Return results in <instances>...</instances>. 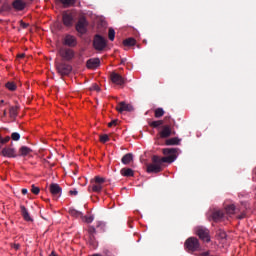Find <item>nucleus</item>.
I'll list each match as a JSON object with an SVG mask.
<instances>
[{"mask_svg":"<svg viewBox=\"0 0 256 256\" xmlns=\"http://www.w3.org/2000/svg\"><path fill=\"white\" fill-rule=\"evenodd\" d=\"M120 173L123 177H133L135 175V172L131 168H122Z\"/></svg>","mask_w":256,"mask_h":256,"instance_id":"nucleus-21","label":"nucleus"},{"mask_svg":"<svg viewBox=\"0 0 256 256\" xmlns=\"http://www.w3.org/2000/svg\"><path fill=\"white\" fill-rule=\"evenodd\" d=\"M116 111L118 113H123V111H127V112L131 113V111H133V106L131 104H127L125 102H120L116 106Z\"/></svg>","mask_w":256,"mask_h":256,"instance_id":"nucleus-15","label":"nucleus"},{"mask_svg":"<svg viewBox=\"0 0 256 256\" xmlns=\"http://www.w3.org/2000/svg\"><path fill=\"white\" fill-rule=\"evenodd\" d=\"M163 115H165V110H163V108H157L154 111V117H156V119H161V117H163Z\"/></svg>","mask_w":256,"mask_h":256,"instance_id":"nucleus-31","label":"nucleus"},{"mask_svg":"<svg viewBox=\"0 0 256 256\" xmlns=\"http://www.w3.org/2000/svg\"><path fill=\"white\" fill-rule=\"evenodd\" d=\"M49 189H50L51 195L54 196L56 199H59V197H61V193L63 189L61 188V186H59V184L52 183Z\"/></svg>","mask_w":256,"mask_h":256,"instance_id":"nucleus-13","label":"nucleus"},{"mask_svg":"<svg viewBox=\"0 0 256 256\" xmlns=\"http://www.w3.org/2000/svg\"><path fill=\"white\" fill-rule=\"evenodd\" d=\"M109 141V135H100V143H107Z\"/></svg>","mask_w":256,"mask_h":256,"instance_id":"nucleus-38","label":"nucleus"},{"mask_svg":"<svg viewBox=\"0 0 256 256\" xmlns=\"http://www.w3.org/2000/svg\"><path fill=\"white\" fill-rule=\"evenodd\" d=\"M21 215L24 219V221L32 222L33 218L31 217V214H29V210L24 205L20 206Z\"/></svg>","mask_w":256,"mask_h":256,"instance_id":"nucleus-18","label":"nucleus"},{"mask_svg":"<svg viewBox=\"0 0 256 256\" xmlns=\"http://www.w3.org/2000/svg\"><path fill=\"white\" fill-rule=\"evenodd\" d=\"M9 141H11V137H9V136H6L5 138L0 137L1 147H3V145H5V143H9Z\"/></svg>","mask_w":256,"mask_h":256,"instance_id":"nucleus-35","label":"nucleus"},{"mask_svg":"<svg viewBox=\"0 0 256 256\" xmlns=\"http://www.w3.org/2000/svg\"><path fill=\"white\" fill-rule=\"evenodd\" d=\"M59 55L64 61H72L75 58V51L71 48L61 47L59 48Z\"/></svg>","mask_w":256,"mask_h":256,"instance_id":"nucleus-8","label":"nucleus"},{"mask_svg":"<svg viewBox=\"0 0 256 256\" xmlns=\"http://www.w3.org/2000/svg\"><path fill=\"white\" fill-rule=\"evenodd\" d=\"M220 237L222 239H225L227 237V234L225 232L220 233Z\"/></svg>","mask_w":256,"mask_h":256,"instance_id":"nucleus-48","label":"nucleus"},{"mask_svg":"<svg viewBox=\"0 0 256 256\" xmlns=\"http://www.w3.org/2000/svg\"><path fill=\"white\" fill-rule=\"evenodd\" d=\"M97 235V229L94 228V226L88 227V245L92 249H97L99 242H97V238L95 237Z\"/></svg>","mask_w":256,"mask_h":256,"instance_id":"nucleus-4","label":"nucleus"},{"mask_svg":"<svg viewBox=\"0 0 256 256\" xmlns=\"http://www.w3.org/2000/svg\"><path fill=\"white\" fill-rule=\"evenodd\" d=\"M94 219H95V218H94L93 216H86V217H85L86 223H93Z\"/></svg>","mask_w":256,"mask_h":256,"instance_id":"nucleus-41","label":"nucleus"},{"mask_svg":"<svg viewBox=\"0 0 256 256\" xmlns=\"http://www.w3.org/2000/svg\"><path fill=\"white\" fill-rule=\"evenodd\" d=\"M25 53H21L17 55V59H24Z\"/></svg>","mask_w":256,"mask_h":256,"instance_id":"nucleus-47","label":"nucleus"},{"mask_svg":"<svg viewBox=\"0 0 256 256\" xmlns=\"http://www.w3.org/2000/svg\"><path fill=\"white\" fill-rule=\"evenodd\" d=\"M195 233L202 241H205L206 243H209V241H211V237L209 236V229H207L206 227L197 226L195 228Z\"/></svg>","mask_w":256,"mask_h":256,"instance_id":"nucleus-6","label":"nucleus"},{"mask_svg":"<svg viewBox=\"0 0 256 256\" xmlns=\"http://www.w3.org/2000/svg\"><path fill=\"white\" fill-rule=\"evenodd\" d=\"M225 217V214L223 213L222 210H214L212 212V219L217 223L218 221H221V219Z\"/></svg>","mask_w":256,"mask_h":256,"instance_id":"nucleus-20","label":"nucleus"},{"mask_svg":"<svg viewBox=\"0 0 256 256\" xmlns=\"http://www.w3.org/2000/svg\"><path fill=\"white\" fill-rule=\"evenodd\" d=\"M3 157L15 158L17 157V153L15 152V148L6 147L2 149Z\"/></svg>","mask_w":256,"mask_h":256,"instance_id":"nucleus-17","label":"nucleus"},{"mask_svg":"<svg viewBox=\"0 0 256 256\" xmlns=\"http://www.w3.org/2000/svg\"><path fill=\"white\" fill-rule=\"evenodd\" d=\"M162 130L159 132V137L161 139H169L171 135H176L175 130H173V126L171 125H162Z\"/></svg>","mask_w":256,"mask_h":256,"instance_id":"nucleus-9","label":"nucleus"},{"mask_svg":"<svg viewBox=\"0 0 256 256\" xmlns=\"http://www.w3.org/2000/svg\"><path fill=\"white\" fill-rule=\"evenodd\" d=\"M123 45L125 47H134V45H137V40L135 38H128L123 41Z\"/></svg>","mask_w":256,"mask_h":256,"instance_id":"nucleus-25","label":"nucleus"},{"mask_svg":"<svg viewBox=\"0 0 256 256\" xmlns=\"http://www.w3.org/2000/svg\"><path fill=\"white\" fill-rule=\"evenodd\" d=\"M3 103H5V100L0 101V107L3 105Z\"/></svg>","mask_w":256,"mask_h":256,"instance_id":"nucleus-52","label":"nucleus"},{"mask_svg":"<svg viewBox=\"0 0 256 256\" xmlns=\"http://www.w3.org/2000/svg\"><path fill=\"white\" fill-rule=\"evenodd\" d=\"M184 247L187 249V251L194 252L197 251L201 245L199 244V239L196 237H190L185 241Z\"/></svg>","mask_w":256,"mask_h":256,"instance_id":"nucleus-7","label":"nucleus"},{"mask_svg":"<svg viewBox=\"0 0 256 256\" xmlns=\"http://www.w3.org/2000/svg\"><path fill=\"white\" fill-rule=\"evenodd\" d=\"M92 256H103V255H101V254H93Z\"/></svg>","mask_w":256,"mask_h":256,"instance_id":"nucleus-53","label":"nucleus"},{"mask_svg":"<svg viewBox=\"0 0 256 256\" xmlns=\"http://www.w3.org/2000/svg\"><path fill=\"white\" fill-rule=\"evenodd\" d=\"M0 149H1V145H0Z\"/></svg>","mask_w":256,"mask_h":256,"instance_id":"nucleus-55","label":"nucleus"},{"mask_svg":"<svg viewBox=\"0 0 256 256\" xmlns=\"http://www.w3.org/2000/svg\"><path fill=\"white\" fill-rule=\"evenodd\" d=\"M226 213L227 215H235V213H237V211H239V209H237V207L234 206V204H230L228 206H226Z\"/></svg>","mask_w":256,"mask_h":256,"instance_id":"nucleus-24","label":"nucleus"},{"mask_svg":"<svg viewBox=\"0 0 256 256\" xmlns=\"http://www.w3.org/2000/svg\"><path fill=\"white\" fill-rule=\"evenodd\" d=\"M179 148H164L162 150L163 155H169L166 157H159L157 155L152 156V163L147 165V173H161L163 163H173L177 159V152Z\"/></svg>","mask_w":256,"mask_h":256,"instance_id":"nucleus-1","label":"nucleus"},{"mask_svg":"<svg viewBox=\"0 0 256 256\" xmlns=\"http://www.w3.org/2000/svg\"><path fill=\"white\" fill-rule=\"evenodd\" d=\"M49 256H59V255H57V253H55V251H52Z\"/></svg>","mask_w":256,"mask_h":256,"instance_id":"nucleus-50","label":"nucleus"},{"mask_svg":"<svg viewBox=\"0 0 256 256\" xmlns=\"http://www.w3.org/2000/svg\"><path fill=\"white\" fill-rule=\"evenodd\" d=\"M11 247L12 249H15V251H19V249H21V244H12Z\"/></svg>","mask_w":256,"mask_h":256,"instance_id":"nucleus-42","label":"nucleus"},{"mask_svg":"<svg viewBox=\"0 0 256 256\" xmlns=\"http://www.w3.org/2000/svg\"><path fill=\"white\" fill-rule=\"evenodd\" d=\"M245 217H247V214H245V212H242L240 215L237 216V219H245Z\"/></svg>","mask_w":256,"mask_h":256,"instance_id":"nucleus-44","label":"nucleus"},{"mask_svg":"<svg viewBox=\"0 0 256 256\" xmlns=\"http://www.w3.org/2000/svg\"><path fill=\"white\" fill-rule=\"evenodd\" d=\"M91 91H101V88L97 84H93L90 88Z\"/></svg>","mask_w":256,"mask_h":256,"instance_id":"nucleus-40","label":"nucleus"},{"mask_svg":"<svg viewBox=\"0 0 256 256\" xmlns=\"http://www.w3.org/2000/svg\"><path fill=\"white\" fill-rule=\"evenodd\" d=\"M163 121H164V123H166V125L175 127V119H173L171 116H165Z\"/></svg>","mask_w":256,"mask_h":256,"instance_id":"nucleus-32","label":"nucleus"},{"mask_svg":"<svg viewBox=\"0 0 256 256\" xmlns=\"http://www.w3.org/2000/svg\"><path fill=\"white\" fill-rule=\"evenodd\" d=\"M69 193L70 195H78L79 192L77 191V189H73V190H70Z\"/></svg>","mask_w":256,"mask_h":256,"instance_id":"nucleus-46","label":"nucleus"},{"mask_svg":"<svg viewBox=\"0 0 256 256\" xmlns=\"http://www.w3.org/2000/svg\"><path fill=\"white\" fill-rule=\"evenodd\" d=\"M3 116H4V117H7V110H4V111H3Z\"/></svg>","mask_w":256,"mask_h":256,"instance_id":"nucleus-51","label":"nucleus"},{"mask_svg":"<svg viewBox=\"0 0 256 256\" xmlns=\"http://www.w3.org/2000/svg\"><path fill=\"white\" fill-rule=\"evenodd\" d=\"M68 213L72 217H83V212L76 210L75 208H69Z\"/></svg>","mask_w":256,"mask_h":256,"instance_id":"nucleus-26","label":"nucleus"},{"mask_svg":"<svg viewBox=\"0 0 256 256\" xmlns=\"http://www.w3.org/2000/svg\"><path fill=\"white\" fill-rule=\"evenodd\" d=\"M118 120H112L110 123H108V127H113V125H117Z\"/></svg>","mask_w":256,"mask_h":256,"instance_id":"nucleus-45","label":"nucleus"},{"mask_svg":"<svg viewBox=\"0 0 256 256\" xmlns=\"http://www.w3.org/2000/svg\"><path fill=\"white\" fill-rule=\"evenodd\" d=\"M60 3H62L63 7H74L77 0H60Z\"/></svg>","mask_w":256,"mask_h":256,"instance_id":"nucleus-29","label":"nucleus"},{"mask_svg":"<svg viewBox=\"0 0 256 256\" xmlns=\"http://www.w3.org/2000/svg\"><path fill=\"white\" fill-rule=\"evenodd\" d=\"M33 150H31V148L27 147V146H22L19 149V155L20 157H27V155H29V153H31Z\"/></svg>","mask_w":256,"mask_h":256,"instance_id":"nucleus-22","label":"nucleus"},{"mask_svg":"<svg viewBox=\"0 0 256 256\" xmlns=\"http://www.w3.org/2000/svg\"><path fill=\"white\" fill-rule=\"evenodd\" d=\"M20 26L22 27V29H27V27H29V24L23 22V20L20 21Z\"/></svg>","mask_w":256,"mask_h":256,"instance_id":"nucleus-43","label":"nucleus"},{"mask_svg":"<svg viewBox=\"0 0 256 256\" xmlns=\"http://www.w3.org/2000/svg\"><path fill=\"white\" fill-rule=\"evenodd\" d=\"M19 107L18 106H12L9 109V115L11 119H15L18 115Z\"/></svg>","mask_w":256,"mask_h":256,"instance_id":"nucleus-27","label":"nucleus"},{"mask_svg":"<svg viewBox=\"0 0 256 256\" xmlns=\"http://www.w3.org/2000/svg\"><path fill=\"white\" fill-rule=\"evenodd\" d=\"M149 125L153 127V129H157L158 127H163L164 121L163 120L152 121L149 123Z\"/></svg>","mask_w":256,"mask_h":256,"instance_id":"nucleus-30","label":"nucleus"},{"mask_svg":"<svg viewBox=\"0 0 256 256\" xmlns=\"http://www.w3.org/2000/svg\"><path fill=\"white\" fill-rule=\"evenodd\" d=\"M93 47L96 51H103L107 47V40L103 36L96 34L93 40Z\"/></svg>","mask_w":256,"mask_h":256,"instance_id":"nucleus-5","label":"nucleus"},{"mask_svg":"<svg viewBox=\"0 0 256 256\" xmlns=\"http://www.w3.org/2000/svg\"><path fill=\"white\" fill-rule=\"evenodd\" d=\"M11 139L12 141H19V139H21V134H19L18 132H14L11 134Z\"/></svg>","mask_w":256,"mask_h":256,"instance_id":"nucleus-37","label":"nucleus"},{"mask_svg":"<svg viewBox=\"0 0 256 256\" xmlns=\"http://www.w3.org/2000/svg\"><path fill=\"white\" fill-rule=\"evenodd\" d=\"M5 87L9 91H16L17 90V84H15L14 82H7Z\"/></svg>","mask_w":256,"mask_h":256,"instance_id":"nucleus-33","label":"nucleus"},{"mask_svg":"<svg viewBox=\"0 0 256 256\" xmlns=\"http://www.w3.org/2000/svg\"><path fill=\"white\" fill-rule=\"evenodd\" d=\"M40 191H41V189H40L39 187L35 186V184H33V185L31 186V192H32L34 195H39Z\"/></svg>","mask_w":256,"mask_h":256,"instance_id":"nucleus-36","label":"nucleus"},{"mask_svg":"<svg viewBox=\"0 0 256 256\" xmlns=\"http://www.w3.org/2000/svg\"><path fill=\"white\" fill-rule=\"evenodd\" d=\"M181 143V139L174 137V138H169L165 141L166 145H179Z\"/></svg>","mask_w":256,"mask_h":256,"instance_id":"nucleus-28","label":"nucleus"},{"mask_svg":"<svg viewBox=\"0 0 256 256\" xmlns=\"http://www.w3.org/2000/svg\"><path fill=\"white\" fill-rule=\"evenodd\" d=\"M63 45H66L67 47H77V38L68 34L63 40Z\"/></svg>","mask_w":256,"mask_h":256,"instance_id":"nucleus-14","label":"nucleus"},{"mask_svg":"<svg viewBox=\"0 0 256 256\" xmlns=\"http://www.w3.org/2000/svg\"><path fill=\"white\" fill-rule=\"evenodd\" d=\"M110 80L112 83H114V85H125V78H123V76L117 72L110 73Z\"/></svg>","mask_w":256,"mask_h":256,"instance_id":"nucleus-10","label":"nucleus"},{"mask_svg":"<svg viewBox=\"0 0 256 256\" xmlns=\"http://www.w3.org/2000/svg\"><path fill=\"white\" fill-rule=\"evenodd\" d=\"M62 21H63V25H65V27H73V21H74L73 13L63 12Z\"/></svg>","mask_w":256,"mask_h":256,"instance_id":"nucleus-11","label":"nucleus"},{"mask_svg":"<svg viewBox=\"0 0 256 256\" xmlns=\"http://www.w3.org/2000/svg\"><path fill=\"white\" fill-rule=\"evenodd\" d=\"M27 193H28V190L26 188H23L22 189V195H27Z\"/></svg>","mask_w":256,"mask_h":256,"instance_id":"nucleus-49","label":"nucleus"},{"mask_svg":"<svg viewBox=\"0 0 256 256\" xmlns=\"http://www.w3.org/2000/svg\"><path fill=\"white\" fill-rule=\"evenodd\" d=\"M123 165H129V163H131V161H133V154L131 153H127L125 154L122 159H121Z\"/></svg>","mask_w":256,"mask_h":256,"instance_id":"nucleus-23","label":"nucleus"},{"mask_svg":"<svg viewBox=\"0 0 256 256\" xmlns=\"http://www.w3.org/2000/svg\"><path fill=\"white\" fill-rule=\"evenodd\" d=\"M101 65V60L99 58H90L86 62V67L88 69H97Z\"/></svg>","mask_w":256,"mask_h":256,"instance_id":"nucleus-16","label":"nucleus"},{"mask_svg":"<svg viewBox=\"0 0 256 256\" xmlns=\"http://www.w3.org/2000/svg\"><path fill=\"white\" fill-rule=\"evenodd\" d=\"M12 6L16 11H23V9H25V7H27V3H25V1H23V0H15L12 3Z\"/></svg>","mask_w":256,"mask_h":256,"instance_id":"nucleus-19","label":"nucleus"},{"mask_svg":"<svg viewBox=\"0 0 256 256\" xmlns=\"http://www.w3.org/2000/svg\"><path fill=\"white\" fill-rule=\"evenodd\" d=\"M122 63H125V60H122Z\"/></svg>","mask_w":256,"mask_h":256,"instance_id":"nucleus-54","label":"nucleus"},{"mask_svg":"<svg viewBox=\"0 0 256 256\" xmlns=\"http://www.w3.org/2000/svg\"><path fill=\"white\" fill-rule=\"evenodd\" d=\"M106 179L101 176H96L92 181V191L94 193H101L103 187L105 186Z\"/></svg>","mask_w":256,"mask_h":256,"instance_id":"nucleus-3","label":"nucleus"},{"mask_svg":"<svg viewBox=\"0 0 256 256\" xmlns=\"http://www.w3.org/2000/svg\"><path fill=\"white\" fill-rule=\"evenodd\" d=\"M97 229H101V231H105V222H97Z\"/></svg>","mask_w":256,"mask_h":256,"instance_id":"nucleus-39","label":"nucleus"},{"mask_svg":"<svg viewBox=\"0 0 256 256\" xmlns=\"http://www.w3.org/2000/svg\"><path fill=\"white\" fill-rule=\"evenodd\" d=\"M76 31L81 33V35H85L87 33V20L85 18H80L76 24Z\"/></svg>","mask_w":256,"mask_h":256,"instance_id":"nucleus-12","label":"nucleus"},{"mask_svg":"<svg viewBox=\"0 0 256 256\" xmlns=\"http://www.w3.org/2000/svg\"><path fill=\"white\" fill-rule=\"evenodd\" d=\"M108 38L110 41H115V30L113 28H109Z\"/></svg>","mask_w":256,"mask_h":256,"instance_id":"nucleus-34","label":"nucleus"},{"mask_svg":"<svg viewBox=\"0 0 256 256\" xmlns=\"http://www.w3.org/2000/svg\"><path fill=\"white\" fill-rule=\"evenodd\" d=\"M55 67L57 73H59L61 77H67L68 75H71V72L73 71L71 64L66 62H57Z\"/></svg>","mask_w":256,"mask_h":256,"instance_id":"nucleus-2","label":"nucleus"}]
</instances>
